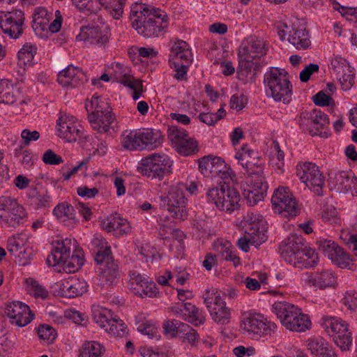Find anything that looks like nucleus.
Segmentation results:
<instances>
[{
	"mask_svg": "<svg viewBox=\"0 0 357 357\" xmlns=\"http://www.w3.org/2000/svg\"><path fill=\"white\" fill-rule=\"evenodd\" d=\"M298 124L303 130L309 132L312 136H328L329 119L328 116L319 109L303 112L300 114Z\"/></svg>",
	"mask_w": 357,
	"mask_h": 357,
	"instance_id": "nucleus-9",
	"label": "nucleus"
},
{
	"mask_svg": "<svg viewBox=\"0 0 357 357\" xmlns=\"http://www.w3.org/2000/svg\"><path fill=\"white\" fill-rule=\"evenodd\" d=\"M140 151H152L162 146L164 136L159 130L142 128L137 129Z\"/></svg>",
	"mask_w": 357,
	"mask_h": 357,
	"instance_id": "nucleus-28",
	"label": "nucleus"
},
{
	"mask_svg": "<svg viewBox=\"0 0 357 357\" xmlns=\"http://www.w3.org/2000/svg\"><path fill=\"white\" fill-rule=\"evenodd\" d=\"M192 55L188 44L181 40L176 41L170 50L169 64L191 63Z\"/></svg>",
	"mask_w": 357,
	"mask_h": 357,
	"instance_id": "nucleus-36",
	"label": "nucleus"
},
{
	"mask_svg": "<svg viewBox=\"0 0 357 357\" xmlns=\"http://www.w3.org/2000/svg\"><path fill=\"white\" fill-rule=\"evenodd\" d=\"M29 237L25 234H19L10 237L6 248L10 255L15 256L28 245Z\"/></svg>",
	"mask_w": 357,
	"mask_h": 357,
	"instance_id": "nucleus-53",
	"label": "nucleus"
},
{
	"mask_svg": "<svg viewBox=\"0 0 357 357\" xmlns=\"http://www.w3.org/2000/svg\"><path fill=\"white\" fill-rule=\"evenodd\" d=\"M305 282L310 286L324 289L334 288L337 284V278L331 270L322 269L314 273H306Z\"/></svg>",
	"mask_w": 357,
	"mask_h": 357,
	"instance_id": "nucleus-27",
	"label": "nucleus"
},
{
	"mask_svg": "<svg viewBox=\"0 0 357 357\" xmlns=\"http://www.w3.org/2000/svg\"><path fill=\"white\" fill-rule=\"evenodd\" d=\"M88 119L94 130L99 133H105L109 131L110 126L114 121V116L112 114L98 115V116H95L93 114H89Z\"/></svg>",
	"mask_w": 357,
	"mask_h": 357,
	"instance_id": "nucleus-43",
	"label": "nucleus"
},
{
	"mask_svg": "<svg viewBox=\"0 0 357 357\" xmlns=\"http://www.w3.org/2000/svg\"><path fill=\"white\" fill-rule=\"evenodd\" d=\"M328 183L331 190L339 193L351 191L353 195H357V178L351 172H331L328 174Z\"/></svg>",
	"mask_w": 357,
	"mask_h": 357,
	"instance_id": "nucleus-18",
	"label": "nucleus"
},
{
	"mask_svg": "<svg viewBox=\"0 0 357 357\" xmlns=\"http://www.w3.org/2000/svg\"><path fill=\"white\" fill-rule=\"evenodd\" d=\"M183 190L184 185L182 184L172 185L169 188L167 193L162 197L163 206L172 216L181 220L185 219L188 214Z\"/></svg>",
	"mask_w": 357,
	"mask_h": 357,
	"instance_id": "nucleus-12",
	"label": "nucleus"
},
{
	"mask_svg": "<svg viewBox=\"0 0 357 357\" xmlns=\"http://www.w3.org/2000/svg\"><path fill=\"white\" fill-rule=\"evenodd\" d=\"M234 158L245 169L248 176L264 173V167L261 158L257 153L252 150L248 145H243L236 151Z\"/></svg>",
	"mask_w": 357,
	"mask_h": 357,
	"instance_id": "nucleus-21",
	"label": "nucleus"
},
{
	"mask_svg": "<svg viewBox=\"0 0 357 357\" xmlns=\"http://www.w3.org/2000/svg\"><path fill=\"white\" fill-rule=\"evenodd\" d=\"M226 115V112L224 108L220 107L217 112H203L200 113L198 116V119L202 123H206L208 126H213L218 121L223 119Z\"/></svg>",
	"mask_w": 357,
	"mask_h": 357,
	"instance_id": "nucleus-63",
	"label": "nucleus"
},
{
	"mask_svg": "<svg viewBox=\"0 0 357 357\" xmlns=\"http://www.w3.org/2000/svg\"><path fill=\"white\" fill-rule=\"evenodd\" d=\"M130 280L128 287L130 290L136 296L141 298H153L159 294L156 284L142 276L136 271H131L129 273Z\"/></svg>",
	"mask_w": 357,
	"mask_h": 357,
	"instance_id": "nucleus-20",
	"label": "nucleus"
},
{
	"mask_svg": "<svg viewBox=\"0 0 357 357\" xmlns=\"http://www.w3.org/2000/svg\"><path fill=\"white\" fill-rule=\"evenodd\" d=\"M223 160L218 157L212 155L204 156L199 160V169L201 173L205 176L214 177L218 168L223 167Z\"/></svg>",
	"mask_w": 357,
	"mask_h": 357,
	"instance_id": "nucleus-39",
	"label": "nucleus"
},
{
	"mask_svg": "<svg viewBox=\"0 0 357 357\" xmlns=\"http://www.w3.org/2000/svg\"><path fill=\"white\" fill-rule=\"evenodd\" d=\"M84 128L77 119L69 114H61L56 122V135L68 142H76L83 137Z\"/></svg>",
	"mask_w": 357,
	"mask_h": 357,
	"instance_id": "nucleus-15",
	"label": "nucleus"
},
{
	"mask_svg": "<svg viewBox=\"0 0 357 357\" xmlns=\"http://www.w3.org/2000/svg\"><path fill=\"white\" fill-rule=\"evenodd\" d=\"M272 156L270 159L271 163L273 167L278 170H282L284 162V152L280 149L278 142H273L271 146Z\"/></svg>",
	"mask_w": 357,
	"mask_h": 357,
	"instance_id": "nucleus-61",
	"label": "nucleus"
},
{
	"mask_svg": "<svg viewBox=\"0 0 357 357\" xmlns=\"http://www.w3.org/2000/svg\"><path fill=\"white\" fill-rule=\"evenodd\" d=\"M186 324L176 319H169L163 323L162 328L170 337H178Z\"/></svg>",
	"mask_w": 357,
	"mask_h": 357,
	"instance_id": "nucleus-59",
	"label": "nucleus"
},
{
	"mask_svg": "<svg viewBox=\"0 0 357 357\" xmlns=\"http://www.w3.org/2000/svg\"><path fill=\"white\" fill-rule=\"evenodd\" d=\"M207 197L218 209L226 213H231L239 208L240 195L234 188L228 185L210 189Z\"/></svg>",
	"mask_w": 357,
	"mask_h": 357,
	"instance_id": "nucleus-8",
	"label": "nucleus"
},
{
	"mask_svg": "<svg viewBox=\"0 0 357 357\" xmlns=\"http://www.w3.org/2000/svg\"><path fill=\"white\" fill-rule=\"evenodd\" d=\"M85 107L88 112V115L93 114L95 116H98V115L112 114L108 102L95 96L91 98L90 101L86 102Z\"/></svg>",
	"mask_w": 357,
	"mask_h": 357,
	"instance_id": "nucleus-42",
	"label": "nucleus"
},
{
	"mask_svg": "<svg viewBox=\"0 0 357 357\" xmlns=\"http://www.w3.org/2000/svg\"><path fill=\"white\" fill-rule=\"evenodd\" d=\"M277 31L281 40H284L288 32V41L298 50H307L311 45L308 31L303 26L293 24L290 28L284 23H279Z\"/></svg>",
	"mask_w": 357,
	"mask_h": 357,
	"instance_id": "nucleus-16",
	"label": "nucleus"
},
{
	"mask_svg": "<svg viewBox=\"0 0 357 357\" xmlns=\"http://www.w3.org/2000/svg\"><path fill=\"white\" fill-rule=\"evenodd\" d=\"M349 62L343 57L340 56H335L331 61L330 69L332 75H333L336 79H341L342 75L347 73H351L353 69Z\"/></svg>",
	"mask_w": 357,
	"mask_h": 357,
	"instance_id": "nucleus-48",
	"label": "nucleus"
},
{
	"mask_svg": "<svg viewBox=\"0 0 357 357\" xmlns=\"http://www.w3.org/2000/svg\"><path fill=\"white\" fill-rule=\"evenodd\" d=\"M167 137L176 151L184 156L196 153L199 151L198 142L190 137L186 130L177 126L167 130Z\"/></svg>",
	"mask_w": 357,
	"mask_h": 357,
	"instance_id": "nucleus-14",
	"label": "nucleus"
},
{
	"mask_svg": "<svg viewBox=\"0 0 357 357\" xmlns=\"http://www.w3.org/2000/svg\"><path fill=\"white\" fill-rule=\"evenodd\" d=\"M302 255L298 259V264L296 266L302 267H312L317 264L319 257L314 250L308 248L305 244L304 249H302Z\"/></svg>",
	"mask_w": 357,
	"mask_h": 357,
	"instance_id": "nucleus-54",
	"label": "nucleus"
},
{
	"mask_svg": "<svg viewBox=\"0 0 357 357\" xmlns=\"http://www.w3.org/2000/svg\"><path fill=\"white\" fill-rule=\"evenodd\" d=\"M349 62L343 57L340 56H335L331 61L330 69L332 75H333L336 79H341L342 75L347 73H351L353 69Z\"/></svg>",
	"mask_w": 357,
	"mask_h": 357,
	"instance_id": "nucleus-49",
	"label": "nucleus"
},
{
	"mask_svg": "<svg viewBox=\"0 0 357 357\" xmlns=\"http://www.w3.org/2000/svg\"><path fill=\"white\" fill-rule=\"evenodd\" d=\"M26 290L35 298L45 299L48 296V291L38 281L33 278L26 280Z\"/></svg>",
	"mask_w": 357,
	"mask_h": 357,
	"instance_id": "nucleus-56",
	"label": "nucleus"
},
{
	"mask_svg": "<svg viewBox=\"0 0 357 357\" xmlns=\"http://www.w3.org/2000/svg\"><path fill=\"white\" fill-rule=\"evenodd\" d=\"M84 264V253L82 249L75 248L72 255L68 257L60 266L66 272L75 273Z\"/></svg>",
	"mask_w": 357,
	"mask_h": 357,
	"instance_id": "nucleus-44",
	"label": "nucleus"
},
{
	"mask_svg": "<svg viewBox=\"0 0 357 357\" xmlns=\"http://www.w3.org/2000/svg\"><path fill=\"white\" fill-rule=\"evenodd\" d=\"M29 99L22 98L20 89L8 79L0 80V103L14 105L19 102L20 105L26 104Z\"/></svg>",
	"mask_w": 357,
	"mask_h": 357,
	"instance_id": "nucleus-31",
	"label": "nucleus"
},
{
	"mask_svg": "<svg viewBox=\"0 0 357 357\" xmlns=\"http://www.w3.org/2000/svg\"><path fill=\"white\" fill-rule=\"evenodd\" d=\"M216 250L224 259L232 261L235 266L240 264V258L236 255L234 252V248L231 245L230 243L227 241L225 243H218Z\"/></svg>",
	"mask_w": 357,
	"mask_h": 357,
	"instance_id": "nucleus-57",
	"label": "nucleus"
},
{
	"mask_svg": "<svg viewBox=\"0 0 357 357\" xmlns=\"http://www.w3.org/2000/svg\"><path fill=\"white\" fill-rule=\"evenodd\" d=\"M52 14L43 7L36 9L33 15L32 27L35 33L40 38L48 36V27Z\"/></svg>",
	"mask_w": 357,
	"mask_h": 357,
	"instance_id": "nucleus-35",
	"label": "nucleus"
},
{
	"mask_svg": "<svg viewBox=\"0 0 357 357\" xmlns=\"http://www.w3.org/2000/svg\"><path fill=\"white\" fill-rule=\"evenodd\" d=\"M86 80L84 73L73 65H69L66 69L59 72L57 77L59 84L66 88L77 87Z\"/></svg>",
	"mask_w": 357,
	"mask_h": 357,
	"instance_id": "nucleus-29",
	"label": "nucleus"
},
{
	"mask_svg": "<svg viewBox=\"0 0 357 357\" xmlns=\"http://www.w3.org/2000/svg\"><path fill=\"white\" fill-rule=\"evenodd\" d=\"M305 243L304 239L300 236H288L280 245L282 258L287 263L296 266L298 263V259L303 255L301 250L304 249Z\"/></svg>",
	"mask_w": 357,
	"mask_h": 357,
	"instance_id": "nucleus-22",
	"label": "nucleus"
},
{
	"mask_svg": "<svg viewBox=\"0 0 357 357\" xmlns=\"http://www.w3.org/2000/svg\"><path fill=\"white\" fill-rule=\"evenodd\" d=\"M105 351L102 343L95 340H86L78 350V357H102Z\"/></svg>",
	"mask_w": 357,
	"mask_h": 357,
	"instance_id": "nucleus-41",
	"label": "nucleus"
},
{
	"mask_svg": "<svg viewBox=\"0 0 357 357\" xmlns=\"http://www.w3.org/2000/svg\"><path fill=\"white\" fill-rule=\"evenodd\" d=\"M91 246L96 253L95 261L96 262L104 261L112 256L110 246L101 236H96L91 242Z\"/></svg>",
	"mask_w": 357,
	"mask_h": 357,
	"instance_id": "nucleus-40",
	"label": "nucleus"
},
{
	"mask_svg": "<svg viewBox=\"0 0 357 357\" xmlns=\"http://www.w3.org/2000/svg\"><path fill=\"white\" fill-rule=\"evenodd\" d=\"M244 234L238 241V247L248 252L250 245L257 247L267 239L266 222L259 213L248 211L243 220Z\"/></svg>",
	"mask_w": 357,
	"mask_h": 357,
	"instance_id": "nucleus-3",
	"label": "nucleus"
},
{
	"mask_svg": "<svg viewBox=\"0 0 357 357\" xmlns=\"http://www.w3.org/2000/svg\"><path fill=\"white\" fill-rule=\"evenodd\" d=\"M37 52V47L31 43H26L18 52V60L21 64L29 66Z\"/></svg>",
	"mask_w": 357,
	"mask_h": 357,
	"instance_id": "nucleus-55",
	"label": "nucleus"
},
{
	"mask_svg": "<svg viewBox=\"0 0 357 357\" xmlns=\"http://www.w3.org/2000/svg\"><path fill=\"white\" fill-rule=\"evenodd\" d=\"M6 313L10 319L11 323L18 326H24L33 319V314L29 307L20 301H13L8 304Z\"/></svg>",
	"mask_w": 357,
	"mask_h": 357,
	"instance_id": "nucleus-25",
	"label": "nucleus"
},
{
	"mask_svg": "<svg viewBox=\"0 0 357 357\" xmlns=\"http://www.w3.org/2000/svg\"><path fill=\"white\" fill-rule=\"evenodd\" d=\"M319 249L325 256L331 259L338 266H345V261H341L340 257L344 252L334 241L326 239H321L317 241Z\"/></svg>",
	"mask_w": 357,
	"mask_h": 357,
	"instance_id": "nucleus-37",
	"label": "nucleus"
},
{
	"mask_svg": "<svg viewBox=\"0 0 357 357\" xmlns=\"http://www.w3.org/2000/svg\"><path fill=\"white\" fill-rule=\"evenodd\" d=\"M307 347L311 352L316 356H321L328 350V343L322 338L309 340Z\"/></svg>",
	"mask_w": 357,
	"mask_h": 357,
	"instance_id": "nucleus-64",
	"label": "nucleus"
},
{
	"mask_svg": "<svg viewBox=\"0 0 357 357\" xmlns=\"http://www.w3.org/2000/svg\"><path fill=\"white\" fill-rule=\"evenodd\" d=\"M267 191V185L264 182L263 174L248 176L247 187L244 189L243 196L250 206H255L262 201Z\"/></svg>",
	"mask_w": 357,
	"mask_h": 357,
	"instance_id": "nucleus-19",
	"label": "nucleus"
},
{
	"mask_svg": "<svg viewBox=\"0 0 357 357\" xmlns=\"http://www.w3.org/2000/svg\"><path fill=\"white\" fill-rule=\"evenodd\" d=\"M349 62L343 57L340 56H335L331 61L330 69L332 75H333L336 79H341L342 75L347 73H351L353 69Z\"/></svg>",
	"mask_w": 357,
	"mask_h": 357,
	"instance_id": "nucleus-47",
	"label": "nucleus"
},
{
	"mask_svg": "<svg viewBox=\"0 0 357 357\" xmlns=\"http://www.w3.org/2000/svg\"><path fill=\"white\" fill-rule=\"evenodd\" d=\"M109 28L107 25L101 24L96 26L82 27L77 40L91 44L103 45L108 42Z\"/></svg>",
	"mask_w": 357,
	"mask_h": 357,
	"instance_id": "nucleus-24",
	"label": "nucleus"
},
{
	"mask_svg": "<svg viewBox=\"0 0 357 357\" xmlns=\"http://www.w3.org/2000/svg\"><path fill=\"white\" fill-rule=\"evenodd\" d=\"M101 226L107 232L114 231L117 236H124L131 232L132 228L127 220L117 214L110 215L101 221Z\"/></svg>",
	"mask_w": 357,
	"mask_h": 357,
	"instance_id": "nucleus-32",
	"label": "nucleus"
},
{
	"mask_svg": "<svg viewBox=\"0 0 357 357\" xmlns=\"http://www.w3.org/2000/svg\"><path fill=\"white\" fill-rule=\"evenodd\" d=\"M56 218L69 228L75 227L79 223L76 210L73 206L64 202L58 204L53 210Z\"/></svg>",
	"mask_w": 357,
	"mask_h": 357,
	"instance_id": "nucleus-34",
	"label": "nucleus"
},
{
	"mask_svg": "<svg viewBox=\"0 0 357 357\" xmlns=\"http://www.w3.org/2000/svg\"><path fill=\"white\" fill-rule=\"evenodd\" d=\"M266 92L276 102L288 104L291 100L293 86L287 73L278 68H270L264 76Z\"/></svg>",
	"mask_w": 357,
	"mask_h": 357,
	"instance_id": "nucleus-2",
	"label": "nucleus"
},
{
	"mask_svg": "<svg viewBox=\"0 0 357 357\" xmlns=\"http://www.w3.org/2000/svg\"><path fill=\"white\" fill-rule=\"evenodd\" d=\"M319 216L325 223L335 226L340 225L341 219L338 213L335 208L331 205L324 206Z\"/></svg>",
	"mask_w": 357,
	"mask_h": 357,
	"instance_id": "nucleus-58",
	"label": "nucleus"
},
{
	"mask_svg": "<svg viewBox=\"0 0 357 357\" xmlns=\"http://www.w3.org/2000/svg\"><path fill=\"white\" fill-rule=\"evenodd\" d=\"M199 337V335L197 331L188 324L184 326V328L178 337L183 343L190 344L192 347L197 345Z\"/></svg>",
	"mask_w": 357,
	"mask_h": 357,
	"instance_id": "nucleus-62",
	"label": "nucleus"
},
{
	"mask_svg": "<svg viewBox=\"0 0 357 357\" xmlns=\"http://www.w3.org/2000/svg\"><path fill=\"white\" fill-rule=\"evenodd\" d=\"M272 310L287 330L304 332L310 328L311 321L309 317L299 307L291 303L285 301L275 302Z\"/></svg>",
	"mask_w": 357,
	"mask_h": 357,
	"instance_id": "nucleus-5",
	"label": "nucleus"
},
{
	"mask_svg": "<svg viewBox=\"0 0 357 357\" xmlns=\"http://www.w3.org/2000/svg\"><path fill=\"white\" fill-rule=\"evenodd\" d=\"M112 69L113 73L111 75V77L125 86H131V82L135 79L130 75V70L128 68L119 63H116L112 64Z\"/></svg>",
	"mask_w": 357,
	"mask_h": 357,
	"instance_id": "nucleus-51",
	"label": "nucleus"
},
{
	"mask_svg": "<svg viewBox=\"0 0 357 357\" xmlns=\"http://www.w3.org/2000/svg\"><path fill=\"white\" fill-rule=\"evenodd\" d=\"M1 29L3 33L10 38L17 39L24 32V13L21 10H13L7 12Z\"/></svg>",
	"mask_w": 357,
	"mask_h": 357,
	"instance_id": "nucleus-23",
	"label": "nucleus"
},
{
	"mask_svg": "<svg viewBox=\"0 0 357 357\" xmlns=\"http://www.w3.org/2000/svg\"><path fill=\"white\" fill-rule=\"evenodd\" d=\"M109 11L114 19H119L126 0H98Z\"/></svg>",
	"mask_w": 357,
	"mask_h": 357,
	"instance_id": "nucleus-60",
	"label": "nucleus"
},
{
	"mask_svg": "<svg viewBox=\"0 0 357 357\" xmlns=\"http://www.w3.org/2000/svg\"><path fill=\"white\" fill-rule=\"evenodd\" d=\"M121 146L128 151H140L137 129L125 130L120 135Z\"/></svg>",
	"mask_w": 357,
	"mask_h": 357,
	"instance_id": "nucleus-45",
	"label": "nucleus"
},
{
	"mask_svg": "<svg viewBox=\"0 0 357 357\" xmlns=\"http://www.w3.org/2000/svg\"><path fill=\"white\" fill-rule=\"evenodd\" d=\"M242 333L252 339L259 340L271 336L274 333L276 325L268 321L261 314L248 313L242 318L240 324Z\"/></svg>",
	"mask_w": 357,
	"mask_h": 357,
	"instance_id": "nucleus-6",
	"label": "nucleus"
},
{
	"mask_svg": "<svg viewBox=\"0 0 357 357\" xmlns=\"http://www.w3.org/2000/svg\"><path fill=\"white\" fill-rule=\"evenodd\" d=\"M105 331L112 336L120 337H126L128 333L127 326L116 314L110 321L109 325H107Z\"/></svg>",
	"mask_w": 357,
	"mask_h": 357,
	"instance_id": "nucleus-52",
	"label": "nucleus"
},
{
	"mask_svg": "<svg viewBox=\"0 0 357 357\" xmlns=\"http://www.w3.org/2000/svg\"><path fill=\"white\" fill-rule=\"evenodd\" d=\"M183 310L185 312L184 314V320L189 321L196 326L204 323L205 318L204 315L195 305L190 303H183Z\"/></svg>",
	"mask_w": 357,
	"mask_h": 357,
	"instance_id": "nucleus-50",
	"label": "nucleus"
},
{
	"mask_svg": "<svg viewBox=\"0 0 357 357\" xmlns=\"http://www.w3.org/2000/svg\"><path fill=\"white\" fill-rule=\"evenodd\" d=\"M104 261L96 262L98 264V280L103 285L116 284L120 277L119 266L113 257H108Z\"/></svg>",
	"mask_w": 357,
	"mask_h": 357,
	"instance_id": "nucleus-26",
	"label": "nucleus"
},
{
	"mask_svg": "<svg viewBox=\"0 0 357 357\" xmlns=\"http://www.w3.org/2000/svg\"><path fill=\"white\" fill-rule=\"evenodd\" d=\"M132 27L142 36L150 38L165 34L169 25V17L164 11L149 9L144 4H136L131 8Z\"/></svg>",
	"mask_w": 357,
	"mask_h": 357,
	"instance_id": "nucleus-1",
	"label": "nucleus"
},
{
	"mask_svg": "<svg viewBox=\"0 0 357 357\" xmlns=\"http://www.w3.org/2000/svg\"><path fill=\"white\" fill-rule=\"evenodd\" d=\"M296 174L301 182L305 183L307 187L310 188L317 195L321 194L324 183V177L315 164L305 162L298 165L296 167Z\"/></svg>",
	"mask_w": 357,
	"mask_h": 357,
	"instance_id": "nucleus-17",
	"label": "nucleus"
},
{
	"mask_svg": "<svg viewBox=\"0 0 357 357\" xmlns=\"http://www.w3.org/2000/svg\"><path fill=\"white\" fill-rule=\"evenodd\" d=\"M203 298L206 307L215 323L219 324L229 323L231 317L230 309L227 307L220 292L216 289L207 290Z\"/></svg>",
	"mask_w": 357,
	"mask_h": 357,
	"instance_id": "nucleus-11",
	"label": "nucleus"
},
{
	"mask_svg": "<svg viewBox=\"0 0 357 357\" xmlns=\"http://www.w3.org/2000/svg\"><path fill=\"white\" fill-rule=\"evenodd\" d=\"M321 326L342 351L349 349L352 337L345 321L335 317L324 316L321 318Z\"/></svg>",
	"mask_w": 357,
	"mask_h": 357,
	"instance_id": "nucleus-7",
	"label": "nucleus"
},
{
	"mask_svg": "<svg viewBox=\"0 0 357 357\" xmlns=\"http://www.w3.org/2000/svg\"><path fill=\"white\" fill-rule=\"evenodd\" d=\"M265 41L250 36L243 41L238 49V74L246 77L257 64V59L266 54Z\"/></svg>",
	"mask_w": 357,
	"mask_h": 357,
	"instance_id": "nucleus-4",
	"label": "nucleus"
},
{
	"mask_svg": "<svg viewBox=\"0 0 357 357\" xmlns=\"http://www.w3.org/2000/svg\"><path fill=\"white\" fill-rule=\"evenodd\" d=\"M75 242L70 238L58 240L54 242V249L50 255L47 257V262L51 266L61 265L68 257L70 255L72 247H74Z\"/></svg>",
	"mask_w": 357,
	"mask_h": 357,
	"instance_id": "nucleus-30",
	"label": "nucleus"
},
{
	"mask_svg": "<svg viewBox=\"0 0 357 357\" xmlns=\"http://www.w3.org/2000/svg\"><path fill=\"white\" fill-rule=\"evenodd\" d=\"M172 164L170 158L165 154L152 153L142 160L139 171L143 176L160 179Z\"/></svg>",
	"mask_w": 357,
	"mask_h": 357,
	"instance_id": "nucleus-13",
	"label": "nucleus"
},
{
	"mask_svg": "<svg viewBox=\"0 0 357 357\" xmlns=\"http://www.w3.org/2000/svg\"><path fill=\"white\" fill-rule=\"evenodd\" d=\"M115 314L109 309L100 306L92 307V319L102 329L107 328Z\"/></svg>",
	"mask_w": 357,
	"mask_h": 357,
	"instance_id": "nucleus-46",
	"label": "nucleus"
},
{
	"mask_svg": "<svg viewBox=\"0 0 357 357\" xmlns=\"http://www.w3.org/2000/svg\"><path fill=\"white\" fill-rule=\"evenodd\" d=\"M61 294L66 298H74L82 295L87 291V283L84 279L70 277L60 283Z\"/></svg>",
	"mask_w": 357,
	"mask_h": 357,
	"instance_id": "nucleus-33",
	"label": "nucleus"
},
{
	"mask_svg": "<svg viewBox=\"0 0 357 357\" xmlns=\"http://www.w3.org/2000/svg\"><path fill=\"white\" fill-rule=\"evenodd\" d=\"M27 218V213L22 205H20L10 213H5L0 215L1 225L7 227L15 228L22 225Z\"/></svg>",
	"mask_w": 357,
	"mask_h": 357,
	"instance_id": "nucleus-38",
	"label": "nucleus"
},
{
	"mask_svg": "<svg viewBox=\"0 0 357 357\" xmlns=\"http://www.w3.org/2000/svg\"><path fill=\"white\" fill-rule=\"evenodd\" d=\"M272 207L275 213L282 217L290 218L299 213L298 203L287 188L278 187L271 198Z\"/></svg>",
	"mask_w": 357,
	"mask_h": 357,
	"instance_id": "nucleus-10",
	"label": "nucleus"
}]
</instances>
